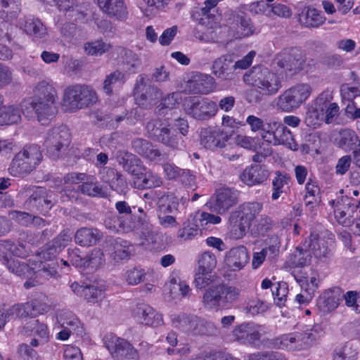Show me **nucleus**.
Masks as SVG:
<instances>
[{
	"instance_id": "obj_48",
	"label": "nucleus",
	"mask_w": 360,
	"mask_h": 360,
	"mask_svg": "<svg viewBox=\"0 0 360 360\" xmlns=\"http://www.w3.org/2000/svg\"><path fill=\"white\" fill-rule=\"evenodd\" d=\"M273 345L281 349L289 351H301V347L297 340L295 333L284 334L274 339Z\"/></svg>"
},
{
	"instance_id": "obj_29",
	"label": "nucleus",
	"mask_w": 360,
	"mask_h": 360,
	"mask_svg": "<svg viewBox=\"0 0 360 360\" xmlns=\"http://www.w3.org/2000/svg\"><path fill=\"white\" fill-rule=\"evenodd\" d=\"M162 183V178L158 174L144 166L134 177V184L139 189L160 187Z\"/></svg>"
},
{
	"instance_id": "obj_43",
	"label": "nucleus",
	"mask_w": 360,
	"mask_h": 360,
	"mask_svg": "<svg viewBox=\"0 0 360 360\" xmlns=\"http://www.w3.org/2000/svg\"><path fill=\"white\" fill-rule=\"evenodd\" d=\"M0 252H2V258L6 264H9L12 255L18 257H24L27 255L25 246L21 244H15L11 241H4L0 245Z\"/></svg>"
},
{
	"instance_id": "obj_8",
	"label": "nucleus",
	"mask_w": 360,
	"mask_h": 360,
	"mask_svg": "<svg viewBox=\"0 0 360 360\" xmlns=\"http://www.w3.org/2000/svg\"><path fill=\"white\" fill-rule=\"evenodd\" d=\"M183 108L188 115L197 120H207L217 112L215 102L197 96L186 97Z\"/></svg>"
},
{
	"instance_id": "obj_36",
	"label": "nucleus",
	"mask_w": 360,
	"mask_h": 360,
	"mask_svg": "<svg viewBox=\"0 0 360 360\" xmlns=\"http://www.w3.org/2000/svg\"><path fill=\"white\" fill-rule=\"evenodd\" d=\"M340 289L334 288L325 291L317 300V307L323 313H328L335 309L340 302Z\"/></svg>"
},
{
	"instance_id": "obj_17",
	"label": "nucleus",
	"mask_w": 360,
	"mask_h": 360,
	"mask_svg": "<svg viewBox=\"0 0 360 360\" xmlns=\"http://www.w3.org/2000/svg\"><path fill=\"white\" fill-rule=\"evenodd\" d=\"M274 63L283 70L285 74L293 75L303 69V63L300 53L295 49L283 52L276 56Z\"/></svg>"
},
{
	"instance_id": "obj_13",
	"label": "nucleus",
	"mask_w": 360,
	"mask_h": 360,
	"mask_svg": "<svg viewBox=\"0 0 360 360\" xmlns=\"http://www.w3.org/2000/svg\"><path fill=\"white\" fill-rule=\"evenodd\" d=\"M330 203L334 207L335 217L339 224L349 226L358 216L356 212L360 202L356 200L342 196L340 200H332Z\"/></svg>"
},
{
	"instance_id": "obj_62",
	"label": "nucleus",
	"mask_w": 360,
	"mask_h": 360,
	"mask_svg": "<svg viewBox=\"0 0 360 360\" xmlns=\"http://www.w3.org/2000/svg\"><path fill=\"white\" fill-rule=\"evenodd\" d=\"M124 75L119 70H115L108 75L103 84V91L107 95L112 94V88L114 84L117 82H122L123 80Z\"/></svg>"
},
{
	"instance_id": "obj_15",
	"label": "nucleus",
	"mask_w": 360,
	"mask_h": 360,
	"mask_svg": "<svg viewBox=\"0 0 360 360\" xmlns=\"http://www.w3.org/2000/svg\"><path fill=\"white\" fill-rule=\"evenodd\" d=\"M107 243L108 247L105 251L113 264H120L131 257L134 249L129 241L117 238L110 239Z\"/></svg>"
},
{
	"instance_id": "obj_45",
	"label": "nucleus",
	"mask_w": 360,
	"mask_h": 360,
	"mask_svg": "<svg viewBox=\"0 0 360 360\" xmlns=\"http://www.w3.org/2000/svg\"><path fill=\"white\" fill-rule=\"evenodd\" d=\"M105 226L113 232H129L134 229V224L124 217H108L105 220Z\"/></svg>"
},
{
	"instance_id": "obj_14",
	"label": "nucleus",
	"mask_w": 360,
	"mask_h": 360,
	"mask_svg": "<svg viewBox=\"0 0 360 360\" xmlns=\"http://www.w3.org/2000/svg\"><path fill=\"white\" fill-rule=\"evenodd\" d=\"M263 327L252 322L243 323L232 331L234 340L240 344L256 346L259 344Z\"/></svg>"
},
{
	"instance_id": "obj_40",
	"label": "nucleus",
	"mask_w": 360,
	"mask_h": 360,
	"mask_svg": "<svg viewBox=\"0 0 360 360\" xmlns=\"http://www.w3.org/2000/svg\"><path fill=\"white\" fill-rule=\"evenodd\" d=\"M196 314L192 313L180 312L170 316V321L176 329L190 334L193 328Z\"/></svg>"
},
{
	"instance_id": "obj_49",
	"label": "nucleus",
	"mask_w": 360,
	"mask_h": 360,
	"mask_svg": "<svg viewBox=\"0 0 360 360\" xmlns=\"http://www.w3.org/2000/svg\"><path fill=\"white\" fill-rule=\"evenodd\" d=\"M199 224H197V220L193 219H188L182 224V227L179 229L177 232V237L181 240H188L193 239L199 232Z\"/></svg>"
},
{
	"instance_id": "obj_58",
	"label": "nucleus",
	"mask_w": 360,
	"mask_h": 360,
	"mask_svg": "<svg viewBox=\"0 0 360 360\" xmlns=\"http://www.w3.org/2000/svg\"><path fill=\"white\" fill-rule=\"evenodd\" d=\"M84 298L89 302L96 303L104 297V290L95 283L86 284L84 294Z\"/></svg>"
},
{
	"instance_id": "obj_38",
	"label": "nucleus",
	"mask_w": 360,
	"mask_h": 360,
	"mask_svg": "<svg viewBox=\"0 0 360 360\" xmlns=\"http://www.w3.org/2000/svg\"><path fill=\"white\" fill-rule=\"evenodd\" d=\"M23 31L34 38L41 39L47 34L46 27L42 22L34 17H26L21 23Z\"/></svg>"
},
{
	"instance_id": "obj_5",
	"label": "nucleus",
	"mask_w": 360,
	"mask_h": 360,
	"mask_svg": "<svg viewBox=\"0 0 360 360\" xmlns=\"http://www.w3.org/2000/svg\"><path fill=\"white\" fill-rule=\"evenodd\" d=\"M149 136L172 150H181L185 147L183 137L173 125L161 119H154L146 124Z\"/></svg>"
},
{
	"instance_id": "obj_6",
	"label": "nucleus",
	"mask_w": 360,
	"mask_h": 360,
	"mask_svg": "<svg viewBox=\"0 0 360 360\" xmlns=\"http://www.w3.org/2000/svg\"><path fill=\"white\" fill-rule=\"evenodd\" d=\"M41 158L38 145L25 146L13 159L8 172L13 176H24L36 168Z\"/></svg>"
},
{
	"instance_id": "obj_46",
	"label": "nucleus",
	"mask_w": 360,
	"mask_h": 360,
	"mask_svg": "<svg viewBox=\"0 0 360 360\" xmlns=\"http://www.w3.org/2000/svg\"><path fill=\"white\" fill-rule=\"evenodd\" d=\"M157 198L158 199L157 203L161 213H173L177 210L179 206L178 199L173 193H161Z\"/></svg>"
},
{
	"instance_id": "obj_23",
	"label": "nucleus",
	"mask_w": 360,
	"mask_h": 360,
	"mask_svg": "<svg viewBox=\"0 0 360 360\" xmlns=\"http://www.w3.org/2000/svg\"><path fill=\"white\" fill-rule=\"evenodd\" d=\"M233 56L224 54L215 59L212 65V72L217 78L226 80L233 76Z\"/></svg>"
},
{
	"instance_id": "obj_11",
	"label": "nucleus",
	"mask_w": 360,
	"mask_h": 360,
	"mask_svg": "<svg viewBox=\"0 0 360 360\" xmlns=\"http://www.w3.org/2000/svg\"><path fill=\"white\" fill-rule=\"evenodd\" d=\"M103 340L106 348L116 360L140 359L137 349L127 340L113 334L106 335Z\"/></svg>"
},
{
	"instance_id": "obj_16",
	"label": "nucleus",
	"mask_w": 360,
	"mask_h": 360,
	"mask_svg": "<svg viewBox=\"0 0 360 360\" xmlns=\"http://www.w3.org/2000/svg\"><path fill=\"white\" fill-rule=\"evenodd\" d=\"M134 91L139 94L136 97L138 104L145 108L151 107L162 95L157 86L145 82V77L143 75H140L137 79Z\"/></svg>"
},
{
	"instance_id": "obj_64",
	"label": "nucleus",
	"mask_w": 360,
	"mask_h": 360,
	"mask_svg": "<svg viewBox=\"0 0 360 360\" xmlns=\"http://www.w3.org/2000/svg\"><path fill=\"white\" fill-rule=\"evenodd\" d=\"M247 360H288L282 354L276 352H257L247 356Z\"/></svg>"
},
{
	"instance_id": "obj_31",
	"label": "nucleus",
	"mask_w": 360,
	"mask_h": 360,
	"mask_svg": "<svg viewBox=\"0 0 360 360\" xmlns=\"http://www.w3.org/2000/svg\"><path fill=\"white\" fill-rule=\"evenodd\" d=\"M27 203L41 213H46L53 205L52 200L49 199L44 188L37 187L30 195Z\"/></svg>"
},
{
	"instance_id": "obj_59",
	"label": "nucleus",
	"mask_w": 360,
	"mask_h": 360,
	"mask_svg": "<svg viewBox=\"0 0 360 360\" xmlns=\"http://www.w3.org/2000/svg\"><path fill=\"white\" fill-rule=\"evenodd\" d=\"M265 247L262 249L269 259H274L278 255L281 241L276 235L269 236L265 240Z\"/></svg>"
},
{
	"instance_id": "obj_32",
	"label": "nucleus",
	"mask_w": 360,
	"mask_h": 360,
	"mask_svg": "<svg viewBox=\"0 0 360 360\" xmlns=\"http://www.w3.org/2000/svg\"><path fill=\"white\" fill-rule=\"evenodd\" d=\"M335 143L345 150H353L355 156L360 146V140L356 132L350 129H340L335 139Z\"/></svg>"
},
{
	"instance_id": "obj_2",
	"label": "nucleus",
	"mask_w": 360,
	"mask_h": 360,
	"mask_svg": "<svg viewBox=\"0 0 360 360\" xmlns=\"http://www.w3.org/2000/svg\"><path fill=\"white\" fill-rule=\"evenodd\" d=\"M240 293L238 288L225 283L215 284L205 290L202 304L205 309H229L236 302Z\"/></svg>"
},
{
	"instance_id": "obj_57",
	"label": "nucleus",
	"mask_w": 360,
	"mask_h": 360,
	"mask_svg": "<svg viewBox=\"0 0 360 360\" xmlns=\"http://www.w3.org/2000/svg\"><path fill=\"white\" fill-rule=\"evenodd\" d=\"M221 0H206L204 2V6L201 8L202 18V21L211 20L212 22H215L217 20L218 8L217 7L218 3Z\"/></svg>"
},
{
	"instance_id": "obj_20",
	"label": "nucleus",
	"mask_w": 360,
	"mask_h": 360,
	"mask_svg": "<svg viewBox=\"0 0 360 360\" xmlns=\"http://www.w3.org/2000/svg\"><path fill=\"white\" fill-rule=\"evenodd\" d=\"M87 6L85 3H79L77 0H58V10L70 20L83 21L87 15Z\"/></svg>"
},
{
	"instance_id": "obj_4",
	"label": "nucleus",
	"mask_w": 360,
	"mask_h": 360,
	"mask_svg": "<svg viewBox=\"0 0 360 360\" xmlns=\"http://www.w3.org/2000/svg\"><path fill=\"white\" fill-rule=\"evenodd\" d=\"M245 84L261 89L264 94H276L282 87L279 76L263 65H255L243 75Z\"/></svg>"
},
{
	"instance_id": "obj_44",
	"label": "nucleus",
	"mask_w": 360,
	"mask_h": 360,
	"mask_svg": "<svg viewBox=\"0 0 360 360\" xmlns=\"http://www.w3.org/2000/svg\"><path fill=\"white\" fill-rule=\"evenodd\" d=\"M21 112L15 105H2L0 108V125L17 124L21 120Z\"/></svg>"
},
{
	"instance_id": "obj_33",
	"label": "nucleus",
	"mask_w": 360,
	"mask_h": 360,
	"mask_svg": "<svg viewBox=\"0 0 360 360\" xmlns=\"http://www.w3.org/2000/svg\"><path fill=\"white\" fill-rule=\"evenodd\" d=\"M214 78L208 75L200 74L188 82L187 86L192 94H207L214 89Z\"/></svg>"
},
{
	"instance_id": "obj_19",
	"label": "nucleus",
	"mask_w": 360,
	"mask_h": 360,
	"mask_svg": "<svg viewBox=\"0 0 360 360\" xmlns=\"http://www.w3.org/2000/svg\"><path fill=\"white\" fill-rule=\"evenodd\" d=\"M132 314L136 321L141 324L152 327H158L163 324L162 315L146 303L136 304Z\"/></svg>"
},
{
	"instance_id": "obj_1",
	"label": "nucleus",
	"mask_w": 360,
	"mask_h": 360,
	"mask_svg": "<svg viewBox=\"0 0 360 360\" xmlns=\"http://www.w3.org/2000/svg\"><path fill=\"white\" fill-rule=\"evenodd\" d=\"M31 100L22 102V113L28 118L33 117L34 114L39 122L46 124L56 112L57 91L53 85L41 81L35 86Z\"/></svg>"
},
{
	"instance_id": "obj_52",
	"label": "nucleus",
	"mask_w": 360,
	"mask_h": 360,
	"mask_svg": "<svg viewBox=\"0 0 360 360\" xmlns=\"http://www.w3.org/2000/svg\"><path fill=\"white\" fill-rule=\"evenodd\" d=\"M85 268L91 267L94 269L101 268L105 264L103 252L101 249L98 248H94L85 255Z\"/></svg>"
},
{
	"instance_id": "obj_55",
	"label": "nucleus",
	"mask_w": 360,
	"mask_h": 360,
	"mask_svg": "<svg viewBox=\"0 0 360 360\" xmlns=\"http://www.w3.org/2000/svg\"><path fill=\"white\" fill-rule=\"evenodd\" d=\"M217 276L210 271H200L195 274L194 283L197 288L202 289L212 285L217 281Z\"/></svg>"
},
{
	"instance_id": "obj_27",
	"label": "nucleus",
	"mask_w": 360,
	"mask_h": 360,
	"mask_svg": "<svg viewBox=\"0 0 360 360\" xmlns=\"http://www.w3.org/2000/svg\"><path fill=\"white\" fill-rule=\"evenodd\" d=\"M320 332V327L314 326L309 328L308 326H304L294 333L301 349L305 350L309 349L316 343L321 338Z\"/></svg>"
},
{
	"instance_id": "obj_18",
	"label": "nucleus",
	"mask_w": 360,
	"mask_h": 360,
	"mask_svg": "<svg viewBox=\"0 0 360 360\" xmlns=\"http://www.w3.org/2000/svg\"><path fill=\"white\" fill-rule=\"evenodd\" d=\"M238 196L239 192L237 190L223 188L217 192L215 200L207 205L209 206L211 211L221 214L238 202Z\"/></svg>"
},
{
	"instance_id": "obj_37",
	"label": "nucleus",
	"mask_w": 360,
	"mask_h": 360,
	"mask_svg": "<svg viewBox=\"0 0 360 360\" xmlns=\"http://www.w3.org/2000/svg\"><path fill=\"white\" fill-rule=\"evenodd\" d=\"M325 20L326 18L321 11L309 6L304 7L299 14L300 24L307 27H319L325 22Z\"/></svg>"
},
{
	"instance_id": "obj_25",
	"label": "nucleus",
	"mask_w": 360,
	"mask_h": 360,
	"mask_svg": "<svg viewBox=\"0 0 360 360\" xmlns=\"http://www.w3.org/2000/svg\"><path fill=\"white\" fill-rule=\"evenodd\" d=\"M80 193L91 198H108L110 194L106 188H104L96 180L92 175H87L82 184L78 186Z\"/></svg>"
},
{
	"instance_id": "obj_3",
	"label": "nucleus",
	"mask_w": 360,
	"mask_h": 360,
	"mask_svg": "<svg viewBox=\"0 0 360 360\" xmlns=\"http://www.w3.org/2000/svg\"><path fill=\"white\" fill-rule=\"evenodd\" d=\"M98 95L89 85L76 84L64 90L63 105L69 112H77L92 106L98 101Z\"/></svg>"
},
{
	"instance_id": "obj_50",
	"label": "nucleus",
	"mask_w": 360,
	"mask_h": 360,
	"mask_svg": "<svg viewBox=\"0 0 360 360\" xmlns=\"http://www.w3.org/2000/svg\"><path fill=\"white\" fill-rule=\"evenodd\" d=\"M324 114L325 112L312 103L306 112L304 122L308 127L316 129L323 121Z\"/></svg>"
},
{
	"instance_id": "obj_61",
	"label": "nucleus",
	"mask_w": 360,
	"mask_h": 360,
	"mask_svg": "<svg viewBox=\"0 0 360 360\" xmlns=\"http://www.w3.org/2000/svg\"><path fill=\"white\" fill-rule=\"evenodd\" d=\"M110 48V45L104 42L103 40L88 42L84 45L85 51L87 54L91 56H101L108 51Z\"/></svg>"
},
{
	"instance_id": "obj_34",
	"label": "nucleus",
	"mask_w": 360,
	"mask_h": 360,
	"mask_svg": "<svg viewBox=\"0 0 360 360\" xmlns=\"http://www.w3.org/2000/svg\"><path fill=\"white\" fill-rule=\"evenodd\" d=\"M103 233L96 228L82 227L75 233V241L83 247H89L97 244L102 238Z\"/></svg>"
},
{
	"instance_id": "obj_30",
	"label": "nucleus",
	"mask_w": 360,
	"mask_h": 360,
	"mask_svg": "<svg viewBox=\"0 0 360 360\" xmlns=\"http://www.w3.org/2000/svg\"><path fill=\"white\" fill-rule=\"evenodd\" d=\"M131 146L136 153L150 161L162 160V154L160 150L148 140L134 139L131 141Z\"/></svg>"
},
{
	"instance_id": "obj_10",
	"label": "nucleus",
	"mask_w": 360,
	"mask_h": 360,
	"mask_svg": "<svg viewBox=\"0 0 360 360\" xmlns=\"http://www.w3.org/2000/svg\"><path fill=\"white\" fill-rule=\"evenodd\" d=\"M70 133L65 126L55 127L47 132L44 141L46 152L52 158H58L70 143Z\"/></svg>"
},
{
	"instance_id": "obj_39",
	"label": "nucleus",
	"mask_w": 360,
	"mask_h": 360,
	"mask_svg": "<svg viewBox=\"0 0 360 360\" xmlns=\"http://www.w3.org/2000/svg\"><path fill=\"white\" fill-rule=\"evenodd\" d=\"M103 181L109 184L112 190L122 194L127 190V184L123 176L114 168H107Z\"/></svg>"
},
{
	"instance_id": "obj_9",
	"label": "nucleus",
	"mask_w": 360,
	"mask_h": 360,
	"mask_svg": "<svg viewBox=\"0 0 360 360\" xmlns=\"http://www.w3.org/2000/svg\"><path fill=\"white\" fill-rule=\"evenodd\" d=\"M319 237L317 233H311L307 239L303 243V246H298L295 251L290 255L288 263L292 267H302L309 264L311 261L310 250H314V254L316 256H325L327 253V250L325 249L323 252L316 250L319 245Z\"/></svg>"
},
{
	"instance_id": "obj_21",
	"label": "nucleus",
	"mask_w": 360,
	"mask_h": 360,
	"mask_svg": "<svg viewBox=\"0 0 360 360\" xmlns=\"http://www.w3.org/2000/svg\"><path fill=\"white\" fill-rule=\"evenodd\" d=\"M269 176V172L265 165L254 164L242 172L240 179L248 186H253L264 183Z\"/></svg>"
},
{
	"instance_id": "obj_7",
	"label": "nucleus",
	"mask_w": 360,
	"mask_h": 360,
	"mask_svg": "<svg viewBox=\"0 0 360 360\" xmlns=\"http://www.w3.org/2000/svg\"><path fill=\"white\" fill-rule=\"evenodd\" d=\"M311 92L307 84H300L285 90L278 98L276 106L283 112L297 110L308 98Z\"/></svg>"
},
{
	"instance_id": "obj_53",
	"label": "nucleus",
	"mask_w": 360,
	"mask_h": 360,
	"mask_svg": "<svg viewBox=\"0 0 360 360\" xmlns=\"http://www.w3.org/2000/svg\"><path fill=\"white\" fill-rule=\"evenodd\" d=\"M290 181V176L286 173L276 172V176L272 181L273 193L271 198L273 200H277L283 192V188L288 185Z\"/></svg>"
},
{
	"instance_id": "obj_42",
	"label": "nucleus",
	"mask_w": 360,
	"mask_h": 360,
	"mask_svg": "<svg viewBox=\"0 0 360 360\" xmlns=\"http://www.w3.org/2000/svg\"><path fill=\"white\" fill-rule=\"evenodd\" d=\"M274 140H269V143L274 145H285L293 150H298V145L295 141L291 131L282 123H279Z\"/></svg>"
},
{
	"instance_id": "obj_56",
	"label": "nucleus",
	"mask_w": 360,
	"mask_h": 360,
	"mask_svg": "<svg viewBox=\"0 0 360 360\" xmlns=\"http://www.w3.org/2000/svg\"><path fill=\"white\" fill-rule=\"evenodd\" d=\"M288 294V288L286 283H278L274 289L271 290V293L269 295L274 300L277 306L281 307L285 305L287 301V295Z\"/></svg>"
},
{
	"instance_id": "obj_28",
	"label": "nucleus",
	"mask_w": 360,
	"mask_h": 360,
	"mask_svg": "<svg viewBox=\"0 0 360 360\" xmlns=\"http://www.w3.org/2000/svg\"><path fill=\"white\" fill-rule=\"evenodd\" d=\"M99 8L108 16L124 20L128 11L123 0H98Z\"/></svg>"
},
{
	"instance_id": "obj_47",
	"label": "nucleus",
	"mask_w": 360,
	"mask_h": 360,
	"mask_svg": "<svg viewBox=\"0 0 360 360\" xmlns=\"http://www.w3.org/2000/svg\"><path fill=\"white\" fill-rule=\"evenodd\" d=\"M118 161L123 168L134 177L143 166L140 164L141 161L136 155L129 153L121 154L118 157Z\"/></svg>"
},
{
	"instance_id": "obj_54",
	"label": "nucleus",
	"mask_w": 360,
	"mask_h": 360,
	"mask_svg": "<svg viewBox=\"0 0 360 360\" xmlns=\"http://www.w3.org/2000/svg\"><path fill=\"white\" fill-rule=\"evenodd\" d=\"M276 225L275 221L269 216L262 214L256 220L254 226V233L264 236L271 231Z\"/></svg>"
},
{
	"instance_id": "obj_63",
	"label": "nucleus",
	"mask_w": 360,
	"mask_h": 360,
	"mask_svg": "<svg viewBox=\"0 0 360 360\" xmlns=\"http://www.w3.org/2000/svg\"><path fill=\"white\" fill-rule=\"evenodd\" d=\"M198 264L200 271L212 272L217 264L216 257L211 252H205L201 255L198 260Z\"/></svg>"
},
{
	"instance_id": "obj_60",
	"label": "nucleus",
	"mask_w": 360,
	"mask_h": 360,
	"mask_svg": "<svg viewBox=\"0 0 360 360\" xmlns=\"http://www.w3.org/2000/svg\"><path fill=\"white\" fill-rule=\"evenodd\" d=\"M356 352L349 343L336 347L333 352V360H356Z\"/></svg>"
},
{
	"instance_id": "obj_24",
	"label": "nucleus",
	"mask_w": 360,
	"mask_h": 360,
	"mask_svg": "<svg viewBox=\"0 0 360 360\" xmlns=\"http://www.w3.org/2000/svg\"><path fill=\"white\" fill-rule=\"evenodd\" d=\"M15 311L18 318L34 317L46 313L50 309V305L39 299H34L22 304H15Z\"/></svg>"
},
{
	"instance_id": "obj_22",
	"label": "nucleus",
	"mask_w": 360,
	"mask_h": 360,
	"mask_svg": "<svg viewBox=\"0 0 360 360\" xmlns=\"http://www.w3.org/2000/svg\"><path fill=\"white\" fill-rule=\"evenodd\" d=\"M228 135L220 129H203L200 131V145L204 148L214 150L224 146Z\"/></svg>"
},
{
	"instance_id": "obj_51",
	"label": "nucleus",
	"mask_w": 360,
	"mask_h": 360,
	"mask_svg": "<svg viewBox=\"0 0 360 360\" xmlns=\"http://www.w3.org/2000/svg\"><path fill=\"white\" fill-rule=\"evenodd\" d=\"M58 263L55 261L41 262L39 269L35 272L37 278L44 281V283L51 278H56L58 276Z\"/></svg>"
},
{
	"instance_id": "obj_26",
	"label": "nucleus",
	"mask_w": 360,
	"mask_h": 360,
	"mask_svg": "<svg viewBox=\"0 0 360 360\" xmlns=\"http://www.w3.org/2000/svg\"><path fill=\"white\" fill-rule=\"evenodd\" d=\"M249 255L245 247L240 245L231 248L226 254L225 262L233 271L242 269L248 262Z\"/></svg>"
},
{
	"instance_id": "obj_41",
	"label": "nucleus",
	"mask_w": 360,
	"mask_h": 360,
	"mask_svg": "<svg viewBox=\"0 0 360 360\" xmlns=\"http://www.w3.org/2000/svg\"><path fill=\"white\" fill-rule=\"evenodd\" d=\"M219 333V329L211 321L196 315L190 334L200 336H212Z\"/></svg>"
},
{
	"instance_id": "obj_12",
	"label": "nucleus",
	"mask_w": 360,
	"mask_h": 360,
	"mask_svg": "<svg viewBox=\"0 0 360 360\" xmlns=\"http://www.w3.org/2000/svg\"><path fill=\"white\" fill-rule=\"evenodd\" d=\"M224 20L230 28L235 29L242 37H249L255 32L251 19L241 8L226 11L224 14Z\"/></svg>"
},
{
	"instance_id": "obj_35",
	"label": "nucleus",
	"mask_w": 360,
	"mask_h": 360,
	"mask_svg": "<svg viewBox=\"0 0 360 360\" xmlns=\"http://www.w3.org/2000/svg\"><path fill=\"white\" fill-rule=\"evenodd\" d=\"M262 208V203L259 202H244L238 207L237 210L232 212V220L237 221L238 218H240L251 223Z\"/></svg>"
}]
</instances>
